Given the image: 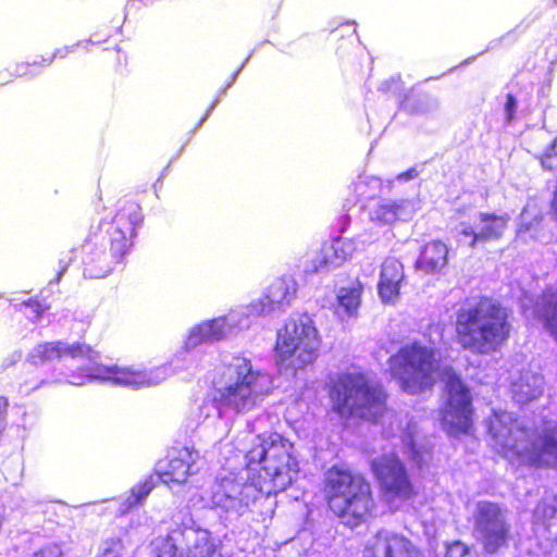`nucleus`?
<instances>
[{
    "instance_id": "nucleus-18",
    "label": "nucleus",
    "mask_w": 557,
    "mask_h": 557,
    "mask_svg": "<svg viewBox=\"0 0 557 557\" xmlns=\"http://www.w3.org/2000/svg\"><path fill=\"white\" fill-rule=\"evenodd\" d=\"M535 315L557 342V290L546 289L541 294Z\"/></svg>"
},
{
    "instance_id": "nucleus-25",
    "label": "nucleus",
    "mask_w": 557,
    "mask_h": 557,
    "mask_svg": "<svg viewBox=\"0 0 557 557\" xmlns=\"http://www.w3.org/2000/svg\"><path fill=\"white\" fill-rule=\"evenodd\" d=\"M156 482L152 476L146 478L131 488L128 504L135 506L140 504L154 488Z\"/></svg>"
},
{
    "instance_id": "nucleus-3",
    "label": "nucleus",
    "mask_w": 557,
    "mask_h": 557,
    "mask_svg": "<svg viewBox=\"0 0 557 557\" xmlns=\"http://www.w3.org/2000/svg\"><path fill=\"white\" fill-rule=\"evenodd\" d=\"M512 312L487 294L466 297L454 320V339L463 350L476 356L499 351L512 333Z\"/></svg>"
},
{
    "instance_id": "nucleus-12",
    "label": "nucleus",
    "mask_w": 557,
    "mask_h": 557,
    "mask_svg": "<svg viewBox=\"0 0 557 557\" xmlns=\"http://www.w3.org/2000/svg\"><path fill=\"white\" fill-rule=\"evenodd\" d=\"M361 557H423V553L404 533L380 528L364 543Z\"/></svg>"
},
{
    "instance_id": "nucleus-21",
    "label": "nucleus",
    "mask_w": 557,
    "mask_h": 557,
    "mask_svg": "<svg viewBox=\"0 0 557 557\" xmlns=\"http://www.w3.org/2000/svg\"><path fill=\"white\" fill-rule=\"evenodd\" d=\"M28 358L34 364H42L62 358L61 341L45 342L36 345Z\"/></svg>"
},
{
    "instance_id": "nucleus-41",
    "label": "nucleus",
    "mask_w": 557,
    "mask_h": 557,
    "mask_svg": "<svg viewBox=\"0 0 557 557\" xmlns=\"http://www.w3.org/2000/svg\"><path fill=\"white\" fill-rule=\"evenodd\" d=\"M552 5L557 7V0H552Z\"/></svg>"
},
{
    "instance_id": "nucleus-15",
    "label": "nucleus",
    "mask_w": 557,
    "mask_h": 557,
    "mask_svg": "<svg viewBox=\"0 0 557 557\" xmlns=\"http://www.w3.org/2000/svg\"><path fill=\"white\" fill-rule=\"evenodd\" d=\"M404 265L395 257H387L381 265L377 294L383 304H396L400 298V288L405 282Z\"/></svg>"
},
{
    "instance_id": "nucleus-32",
    "label": "nucleus",
    "mask_w": 557,
    "mask_h": 557,
    "mask_svg": "<svg viewBox=\"0 0 557 557\" xmlns=\"http://www.w3.org/2000/svg\"><path fill=\"white\" fill-rule=\"evenodd\" d=\"M468 555L469 547L466 544L456 541L448 545L445 557H467Z\"/></svg>"
},
{
    "instance_id": "nucleus-35",
    "label": "nucleus",
    "mask_w": 557,
    "mask_h": 557,
    "mask_svg": "<svg viewBox=\"0 0 557 557\" xmlns=\"http://www.w3.org/2000/svg\"><path fill=\"white\" fill-rule=\"evenodd\" d=\"M419 172L416 168H410L401 173L398 174L397 178L401 181H409L412 178H416L418 176Z\"/></svg>"
},
{
    "instance_id": "nucleus-11",
    "label": "nucleus",
    "mask_w": 557,
    "mask_h": 557,
    "mask_svg": "<svg viewBox=\"0 0 557 557\" xmlns=\"http://www.w3.org/2000/svg\"><path fill=\"white\" fill-rule=\"evenodd\" d=\"M478 541L486 554L494 555L509 547L511 525L504 509L494 502H479L473 513Z\"/></svg>"
},
{
    "instance_id": "nucleus-19",
    "label": "nucleus",
    "mask_w": 557,
    "mask_h": 557,
    "mask_svg": "<svg viewBox=\"0 0 557 557\" xmlns=\"http://www.w3.org/2000/svg\"><path fill=\"white\" fill-rule=\"evenodd\" d=\"M405 208L396 202L379 203L371 215V221L379 225H391L404 221Z\"/></svg>"
},
{
    "instance_id": "nucleus-10",
    "label": "nucleus",
    "mask_w": 557,
    "mask_h": 557,
    "mask_svg": "<svg viewBox=\"0 0 557 557\" xmlns=\"http://www.w3.org/2000/svg\"><path fill=\"white\" fill-rule=\"evenodd\" d=\"M369 467L380 495L387 504L410 502L419 495L406 463L397 454H383L373 458Z\"/></svg>"
},
{
    "instance_id": "nucleus-30",
    "label": "nucleus",
    "mask_w": 557,
    "mask_h": 557,
    "mask_svg": "<svg viewBox=\"0 0 557 557\" xmlns=\"http://www.w3.org/2000/svg\"><path fill=\"white\" fill-rule=\"evenodd\" d=\"M556 147L557 141H553L549 148L541 156V163L547 170L557 168V163H554V159L557 158Z\"/></svg>"
},
{
    "instance_id": "nucleus-7",
    "label": "nucleus",
    "mask_w": 557,
    "mask_h": 557,
    "mask_svg": "<svg viewBox=\"0 0 557 557\" xmlns=\"http://www.w3.org/2000/svg\"><path fill=\"white\" fill-rule=\"evenodd\" d=\"M143 222L140 207L135 201H125L113 219L91 225L84 245L101 244L103 249L97 260L90 258L84 264V272L90 277H103L111 273L114 265L122 263L129 251L135 228Z\"/></svg>"
},
{
    "instance_id": "nucleus-17",
    "label": "nucleus",
    "mask_w": 557,
    "mask_h": 557,
    "mask_svg": "<svg viewBox=\"0 0 557 557\" xmlns=\"http://www.w3.org/2000/svg\"><path fill=\"white\" fill-rule=\"evenodd\" d=\"M448 263V247L440 240L433 239L425 243L420 250L414 267L424 274H435Z\"/></svg>"
},
{
    "instance_id": "nucleus-39",
    "label": "nucleus",
    "mask_w": 557,
    "mask_h": 557,
    "mask_svg": "<svg viewBox=\"0 0 557 557\" xmlns=\"http://www.w3.org/2000/svg\"><path fill=\"white\" fill-rule=\"evenodd\" d=\"M326 264H327V259L325 257H322L321 259H319V265L313 264L311 268V271L317 272L320 267H325Z\"/></svg>"
},
{
    "instance_id": "nucleus-34",
    "label": "nucleus",
    "mask_w": 557,
    "mask_h": 557,
    "mask_svg": "<svg viewBox=\"0 0 557 557\" xmlns=\"http://www.w3.org/2000/svg\"><path fill=\"white\" fill-rule=\"evenodd\" d=\"M34 65L29 63H21L16 66V76L23 77V76H33L35 75Z\"/></svg>"
},
{
    "instance_id": "nucleus-22",
    "label": "nucleus",
    "mask_w": 557,
    "mask_h": 557,
    "mask_svg": "<svg viewBox=\"0 0 557 557\" xmlns=\"http://www.w3.org/2000/svg\"><path fill=\"white\" fill-rule=\"evenodd\" d=\"M358 35L355 25L346 24L333 29L330 35L331 42L335 46L337 53H345L357 42Z\"/></svg>"
},
{
    "instance_id": "nucleus-36",
    "label": "nucleus",
    "mask_w": 557,
    "mask_h": 557,
    "mask_svg": "<svg viewBox=\"0 0 557 557\" xmlns=\"http://www.w3.org/2000/svg\"><path fill=\"white\" fill-rule=\"evenodd\" d=\"M197 557H222L220 553L212 546L207 547L206 549L200 550Z\"/></svg>"
},
{
    "instance_id": "nucleus-6",
    "label": "nucleus",
    "mask_w": 557,
    "mask_h": 557,
    "mask_svg": "<svg viewBox=\"0 0 557 557\" xmlns=\"http://www.w3.org/2000/svg\"><path fill=\"white\" fill-rule=\"evenodd\" d=\"M487 433L497 454L508 460L525 459L536 468L557 463V425L545 428L535 444L529 428L511 414L500 412L488 418Z\"/></svg>"
},
{
    "instance_id": "nucleus-23",
    "label": "nucleus",
    "mask_w": 557,
    "mask_h": 557,
    "mask_svg": "<svg viewBox=\"0 0 557 557\" xmlns=\"http://www.w3.org/2000/svg\"><path fill=\"white\" fill-rule=\"evenodd\" d=\"M297 288L294 280L289 277H280L269 287L268 297L273 304L288 302L295 295Z\"/></svg>"
},
{
    "instance_id": "nucleus-37",
    "label": "nucleus",
    "mask_w": 557,
    "mask_h": 557,
    "mask_svg": "<svg viewBox=\"0 0 557 557\" xmlns=\"http://www.w3.org/2000/svg\"><path fill=\"white\" fill-rule=\"evenodd\" d=\"M8 406H9L8 398L4 396H0V416H1V418L7 412Z\"/></svg>"
},
{
    "instance_id": "nucleus-1",
    "label": "nucleus",
    "mask_w": 557,
    "mask_h": 557,
    "mask_svg": "<svg viewBox=\"0 0 557 557\" xmlns=\"http://www.w3.org/2000/svg\"><path fill=\"white\" fill-rule=\"evenodd\" d=\"M436 355V348L420 341L407 343L388 358L391 375L404 392L419 394L433 388L437 373L445 393L440 408L443 429L455 437L470 434L475 422L471 388L453 366L440 368Z\"/></svg>"
},
{
    "instance_id": "nucleus-27",
    "label": "nucleus",
    "mask_w": 557,
    "mask_h": 557,
    "mask_svg": "<svg viewBox=\"0 0 557 557\" xmlns=\"http://www.w3.org/2000/svg\"><path fill=\"white\" fill-rule=\"evenodd\" d=\"M207 343H211V342L209 341V338H207V334H206L203 327L201 326V324L199 323L189 331L185 344L187 347L194 348L198 345H202V344H207Z\"/></svg>"
},
{
    "instance_id": "nucleus-8",
    "label": "nucleus",
    "mask_w": 557,
    "mask_h": 557,
    "mask_svg": "<svg viewBox=\"0 0 557 557\" xmlns=\"http://www.w3.org/2000/svg\"><path fill=\"white\" fill-rule=\"evenodd\" d=\"M321 337L306 314L290 318L276 333L274 345L280 364L294 370L312 364L320 352Z\"/></svg>"
},
{
    "instance_id": "nucleus-2",
    "label": "nucleus",
    "mask_w": 557,
    "mask_h": 557,
    "mask_svg": "<svg viewBox=\"0 0 557 557\" xmlns=\"http://www.w3.org/2000/svg\"><path fill=\"white\" fill-rule=\"evenodd\" d=\"M247 481L239 491L233 481L222 482L213 493L215 505L225 509L235 503L248 506L262 497L286 491L299 472V462L294 454V444L277 432H263L245 454Z\"/></svg>"
},
{
    "instance_id": "nucleus-28",
    "label": "nucleus",
    "mask_w": 557,
    "mask_h": 557,
    "mask_svg": "<svg viewBox=\"0 0 557 557\" xmlns=\"http://www.w3.org/2000/svg\"><path fill=\"white\" fill-rule=\"evenodd\" d=\"M518 108V101L513 94L509 92L506 95V101L504 103L505 121L510 123L513 121L516 111Z\"/></svg>"
},
{
    "instance_id": "nucleus-14",
    "label": "nucleus",
    "mask_w": 557,
    "mask_h": 557,
    "mask_svg": "<svg viewBox=\"0 0 557 557\" xmlns=\"http://www.w3.org/2000/svg\"><path fill=\"white\" fill-rule=\"evenodd\" d=\"M480 228L473 230L471 226H465L460 235L470 237L468 246L472 249L479 246L502 239L508 228L510 218L508 214H496L494 212H481L478 215Z\"/></svg>"
},
{
    "instance_id": "nucleus-33",
    "label": "nucleus",
    "mask_w": 557,
    "mask_h": 557,
    "mask_svg": "<svg viewBox=\"0 0 557 557\" xmlns=\"http://www.w3.org/2000/svg\"><path fill=\"white\" fill-rule=\"evenodd\" d=\"M108 52V62L114 67H120L126 62V55L116 47L106 48Z\"/></svg>"
},
{
    "instance_id": "nucleus-20",
    "label": "nucleus",
    "mask_w": 557,
    "mask_h": 557,
    "mask_svg": "<svg viewBox=\"0 0 557 557\" xmlns=\"http://www.w3.org/2000/svg\"><path fill=\"white\" fill-rule=\"evenodd\" d=\"M363 293V284L357 278L349 287L339 288L336 300L348 314H355L361 304Z\"/></svg>"
},
{
    "instance_id": "nucleus-4",
    "label": "nucleus",
    "mask_w": 557,
    "mask_h": 557,
    "mask_svg": "<svg viewBox=\"0 0 557 557\" xmlns=\"http://www.w3.org/2000/svg\"><path fill=\"white\" fill-rule=\"evenodd\" d=\"M322 494L326 509L345 528L356 529L375 516L371 482L351 469L332 466L325 472Z\"/></svg>"
},
{
    "instance_id": "nucleus-16",
    "label": "nucleus",
    "mask_w": 557,
    "mask_h": 557,
    "mask_svg": "<svg viewBox=\"0 0 557 557\" xmlns=\"http://www.w3.org/2000/svg\"><path fill=\"white\" fill-rule=\"evenodd\" d=\"M194 462L193 450L187 447L175 448L169 454L165 466L158 470V478L168 485L183 484Z\"/></svg>"
},
{
    "instance_id": "nucleus-5",
    "label": "nucleus",
    "mask_w": 557,
    "mask_h": 557,
    "mask_svg": "<svg viewBox=\"0 0 557 557\" xmlns=\"http://www.w3.org/2000/svg\"><path fill=\"white\" fill-rule=\"evenodd\" d=\"M331 409L343 420L377 424L389 413L384 385L363 371L343 372L330 381Z\"/></svg>"
},
{
    "instance_id": "nucleus-9",
    "label": "nucleus",
    "mask_w": 557,
    "mask_h": 557,
    "mask_svg": "<svg viewBox=\"0 0 557 557\" xmlns=\"http://www.w3.org/2000/svg\"><path fill=\"white\" fill-rule=\"evenodd\" d=\"M228 371L234 381L218 389V400L239 413L251 410L268 394L267 376L253 370L251 361L244 357H235Z\"/></svg>"
},
{
    "instance_id": "nucleus-31",
    "label": "nucleus",
    "mask_w": 557,
    "mask_h": 557,
    "mask_svg": "<svg viewBox=\"0 0 557 557\" xmlns=\"http://www.w3.org/2000/svg\"><path fill=\"white\" fill-rule=\"evenodd\" d=\"M63 553L61 547L55 544H47L34 552L32 557H62Z\"/></svg>"
},
{
    "instance_id": "nucleus-40",
    "label": "nucleus",
    "mask_w": 557,
    "mask_h": 557,
    "mask_svg": "<svg viewBox=\"0 0 557 557\" xmlns=\"http://www.w3.org/2000/svg\"><path fill=\"white\" fill-rule=\"evenodd\" d=\"M53 511H54V506L53 505L46 506V508L44 510L45 513L53 512Z\"/></svg>"
},
{
    "instance_id": "nucleus-38",
    "label": "nucleus",
    "mask_w": 557,
    "mask_h": 557,
    "mask_svg": "<svg viewBox=\"0 0 557 557\" xmlns=\"http://www.w3.org/2000/svg\"><path fill=\"white\" fill-rule=\"evenodd\" d=\"M110 36H111V35H110V34H108V35H107V37H106L104 39H100V38H98V37H97V33H95V34L92 35V37H95V38H90V39L88 40V42H90L91 45H99V44H101V42H103V41H107V40H108V38H110Z\"/></svg>"
},
{
    "instance_id": "nucleus-29",
    "label": "nucleus",
    "mask_w": 557,
    "mask_h": 557,
    "mask_svg": "<svg viewBox=\"0 0 557 557\" xmlns=\"http://www.w3.org/2000/svg\"><path fill=\"white\" fill-rule=\"evenodd\" d=\"M86 46L83 42H77L71 47H64L57 51V55L60 58H77L85 53Z\"/></svg>"
},
{
    "instance_id": "nucleus-13",
    "label": "nucleus",
    "mask_w": 557,
    "mask_h": 557,
    "mask_svg": "<svg viewBox=\"0 0 557 557\" xmlns=\"http://www.w3.org/2000/svg\"><path fill=\"white\" fill-rule=\"evenodd\" d=\"M99 381H109L116 385L141 387L159 383L162 377L152 376L146 370L117 364H96L89 374Z\"/></svg>"
},
{
    "instance_id": "nucleus-24",
    "label": "nucleus",
    "mask_w": 557,
    "mask_h": 557,
    "mask_svg": "<svg viewBox=\"0 0 557 557\" xmlns=\"http://www.w3.org/2000/svg\"><path fill=\"white\" fill-rule=\"evenodd\" d=\"M61 351L62 358H86L92 360L99 356V354L91 346L78 342L69 344L61 341Z\"/></svg>"
},
{
    "instance_id": "nucleus-26",
    "label": "nucleus",
    "mask_w": 557,
    "mask_h": 557,
    "mask_svg": "<svg viewBox=\"0 0 557 557\" xmlns=\"http://www.w3.org/2000/svg\"><path fill=\"white\" fill-rule=\"evenodd\" d=\"M200 324L207 334V338H209L211 343L221 341L225 336L224 318L207 320Z\"/></svg>"
}]
</instances>
